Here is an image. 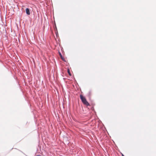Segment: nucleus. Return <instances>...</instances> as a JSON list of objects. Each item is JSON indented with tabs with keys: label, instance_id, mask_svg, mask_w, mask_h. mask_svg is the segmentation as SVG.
<instances>
[{
	"label": "nucleus",
	"instance_id": "nucleus-1",
	"mask_svg": "<svg viewBox=\"0 0 156 156\" xmlns=\"http://www.w3.org/2000/svg\"><path fill=\"white\" fill-rule=\"evenodd\" d=\"M80 98L82 102L85 105L87 106H90V104L87 101L86 99L83 96V95L82 94L80 95Z\"/></svg>",
	"mask_w": 156,
	"mask_h": 156
},
{
	"label": "nucleus",
	"instance_id": "nucleus-2",
	"mask_svg": "<svg viewBox=\"0 0 156 156\" xmlns=\"http://www.w3.org/2000/svg\"><path fill=\"white\" fill-rule=\"evenodd\" d=\"M80 98L82 102L85 105L87 106H90V104L87 101L86 99L83 96V95L82 94L80 95Z\"/></svg>",
	"mask_w": 156,
	"mask_h": 156
},
{
	"label": "nucleus",
	"instance_id": "nucleus-3",
	"mask_svg": "<svg viewBox=\"0 0 156 156\" xmlns=\"http://www.w3.org/2000/svg\"><path fill=\"white\" fill-rule=\"evenodd\" d=\"M80 98L82 102L85 105L87 106H90V104L87 101L86 99L83 96V95L82 94L80 95Z\"/></svg>",
	"mask_w": 156,
	"mask_h": 156
},
{
	"label": "nucleus",
	"instance_id": "nucleus-4",
	"mask_svg": "<svg viewBox=\"0 0 156 156\" xmlns=\"http://www.w3.org/2000/svg\"><path fill=\"white\" fill-rule=\"evenodd\" d=\"M26 13L28 15H30V10L28 8H27L26 9Z\"/></svg>",
	"mask_w": 156,
	"mask_h": 156
},
{
	"label": "nucleus",
	"instance_id": "nucleus-5",
	"mask_svg": "<svg viewBox=\"0 0 156 156\" xmlns=\"http://www.w3.org/2000/svg\"><path fill=\"white\" fill-rule=\"evenodd\" d=\"M59 55L60 56V57L61 58V59L64 61H66L65 60V59L62 57L61 53H59Z\"/></svg>",
	"mask_w": 156,
	"mask_h": 156
},
{
	"label": "nucleus",
	"instance_id": "nucleus-6",
	"mask_svg": "<svg viewBox=\"0 0 156 156\" xmlns=\"http://www.w3.org/2000/svg\"><path fill=\"white\" fill-rule=\"evenodd\" d=\"M68 73H69V75H70V76L71 75V74L70 73L69 70V69H68Z\"/></svg>",
	"mask_w": 156,
	"mask_h": 156
},
{
	"label": "nucleus",
	"instance_id": "nucleus-7",
	"mask_svg": "<svg viewBox=\"0 0 156 156\" xmlns=\"http://www.w3.org/2000/svg\"><path fill=\"white\" fill-rule=\"evenodd\" d=\"M122 156H124L123 155V154H122Z\"/></svg>",
	"mask_w": 156,
	"mask_h": 156
}]
</instances>
